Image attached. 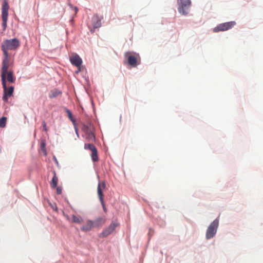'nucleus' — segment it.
Returning a JSON list of instances; mask_svg holds the SVG:
<instances>
[{
    "mask_svg": "<svg viewBox=\"0 0 263 263\" xmlns=\"http://www.w3.org/2000/svg\"><path fill=\"white\" fill-rule=\"evenodd\" d=\"M7 122V118L3 117L0 120V127L4 128L6 126Z\"/></svg>",
    "mask_w": 263,
    "mask_h": 263,
    "instance_id": "obj_21",
    "label": "nucleus"
},
{
    "mask_svg": "<svg viewBox=\"0 0 263 263\" xmlns=\"http://www.w3.org/2000/svg\"><path fill=\"white\" fill-rule=\"evenodd\" d=\"M42 125H43L44 130H45V132H47V128L46 127V124L44 121H43L42 122Z\"/></svg>",
    "mask_w": 263,
    "mask_h": 263,
    "instance_id": "obj_26",
    "label": "nucleus"
},
{
    "mask_svg": "<svg viewBox=\"0 0 263 263\" xmlns=\"http://www.w3.org/2000/svg\"><path fill=\"white\" fill-rule=\"evenodd\" d=\"M41 146L42 149L44 151H45V143L44 141H41Z\"/></svg>",
    "mask_w": 263,
    "mask_h": 263,
    "instance_id": "obj_24",
    "label": "nucleus"
},
{
    "mask_svg": "<svg viewBox=\"0 0 263 263\" xmlns=\"http://www.w3.org/2000/svg\"><path fill=\"white\" fill-rule=\"evenodd\" d=\"M106 221V219L104 217H99L96 220L92 221V223L94 228H99L103 225Z\"/></svg>",
    "mask_w": 263,
    "mask_h": 263,
    "instance_id": "obj_15",
    "label": "nucleus"
},
{
    "mask_svg": "<svg viewBox=\"0 0 263 263\" xmlns=\"http://www.w3.org/2000/svg\"><path fill=\"white\" fill-rule=\"evenodd\" d=\"M75 10H76V12H77L78 11V9L77 8H75Z\"/></svg>",
    "mask_w": 263,
    "mask_h": 263,
    "instance_id": "obj_27",
    "label": "nucleus"
},
{
    "mask_svg": "<svg viewBox=\"0 0 263 263\" xmlns=\"http://www.w3.org/2000/svg\"><path fill=\"white\" fill-rule=\"evenodd\" d=\"M72 221L73 223H81L83 221V219L80 216L78 217L73 215L72 216Z\"/></svg>",
    "mask_w": 263,
    "mask_h": 263,
    "instance_id": "obj_20",
    "label": "nucleus"
},
{
    "mask_svg": "<svg viewBox=\"0 0 263 263\" xmlns=\"http://www.w3.org/2000/svg\"><path fill=\"white\" fill-rule=\"evenodd\" d=\"M1 79L3 88L4 89V96L3 97V100L5 102H7L8 101V98L12 95L14 91V87L12 86H10L9 87H7L6 77H1Z\"/></svg>",
    "mask_w": 263,
    "mask_h": 263,
    "instance_id": "obj_3",
    "label": "nucleus"
},
{
    "mask_svg": "<svg viewBox=\"0 0 263 263\" xmlns=\"http://www.w3.org/2000/svg\"><path fill=\"white\" fill-rule=\"evenodd\" d=\"M94 227L92 223V221L88 220L86 221V224L81 228V230L82 231L87 232L90 231Z\"/></svg>",
    "mask_w": 263,
    "mask_h": 263,
    "instance_id": "obj_16",
    "label": "nucleus"
},
{
    "mask_svg": "<svg viewBox=\"0 0 263 263\" xmlns=\"http://www.w3.org/2000/svg\"><path fill=\"white\" fill-rule=\"evenodd\" d=\"M130 53L127 52L125 53V56L127 58V61L129 65L133 67L137 66L138 64L137 58L139 57V55H130Z\"/></svg>",
    "mask_w": 263,
    "mask_h": 263,
    "instance_id": "obj_11",
    "label": "nucleus"
},
{
    "mask_svg": "<svg viewBox=\"0 0 263 263\" xmlns=\"http://www.w3.org/2000/svg\"><path fill=\"white\" fill-rule=\"evenodd\" d=\"M71 63L77 67H80L82 63L81 58L76 53L73 54L70 57Z\"/></svg>",
    "mask_w": 263,
    "mask_h": 263,
    "instance_id": "obj_12",
    "label": "nucleus"
},
{
    "mask_svg": "<svg viewBox=\"0 0 263 263\" xmlns=\"http://www.w3.org/2000/svg\"><path fill=\"white\" fill-rule=\"evenodd\" d=\"M83 130L85 134V138L88 141H93L95 139V135L92 132V127L91 124L84 125Z\"/></svg>",
    "mask_w": 263,
    "mask_h": 263,
    "instance_id": "obj_8",
    "label": "nucleus"
},
{
    "mask_svg": "<svg viewBox=\"0 0 263 263\" xmlns=\"http://www.w3.org/2000/svg\"><path fill=\"white\" fill-rule=\"evenodd\" d=\"M85 149H88L91 151V157L93 161H98V152L95 146L92 144H85L84 145Z\"/></svg>",
    "mask_w": 263,
    "mask_h": 263,
    "instance_id": "obj_10",
    "label": "nucleus"
},
{
    "mask_svg": "<svg viewBox=\"0 0 263 263\" xmlns=\"http://www.w3.org/2000/svg\"><path fill=\"white\" fill-rule=\"evenodd\" d=\"M9 6L7 0H4L2 8V17H8Z\"/></svg>",
    "mask_w": 263,
    "mask_h": 263,
    "instance_id": "obj_14",
    "label": "nucleus"
},
{
    "mask_svg": "<svg viewBox=\"0 0 263 263\" xmlns=\"http://www.w3.org/2000/svg\"><path fill=\"white\" fill-rule=\"evenodd\" d=\"M2 26L3 27V29L5 30L7 27V22L8 20V17H2Z\"/></svg>",
    "mask_w": 263,
    "mask_h": 263,
    "instance_id": "obj_22",
    "label": "nucleus"
},
{
    "mask_svg": "<svg viewBox=\"0 0 263 263\" xmlns=\"http://www.w3.org/2000/svg\"><path fill=\"white\" fill-rule=\"evenodd\" d=\"M62 91L59 89H54L50 91L49 94V97L50 99H53L61 95Z\"/></svg>",
    "mask_w": 263,
    "mask_h": 263,
    "instance_id": "obj_18",
    "label": "nucleus"
},
{
    "mask_svg": "<svg viewBox=\"0 0 263 263\" xmlns=\"http://www.w3.org/2000/svg\"><path fill=\"white\" fill-rule=\"evenodd\" d=\"M106 187V184L105 181L99 182L97 187V193L99 198V200L101 203L103 211L105 213L107 212V209L105 206V204L104 201L103 190Z\"/></svg>",
    "mask_w": 263,
    "mask_h": 263,
    "instance_id": "obj_4",
    "label": "nucleus"
},
{
    "mask_svg": "<svg viewBox=\"0 0 263 263\" xmlns=\"http://www.w3.org/2000/svg\"><path fill=\"white\" fill-rule=\"evenodd\" d=\"M52 173H53V176L51 180V181L50 183V185L52 189H55L57 187V184H58V178L57 176V174H56L55 171H53Z\"/></svg>",
    "mask_w": 263,
    "mask_h": 263,
    "instance_id": "obj_17",
    "label": "nucleus"
},
{
    "mask_svg": "<svg viewBox=\"0 0 263 263\" xmlns=\"http://www.w3.org/2000/svg\"><path fill=\"white\" fill-rule=\"evenodd\" d=\"M66 112L67 113L68 117L69 118V119L74 123L75 122V120L73 119L72 117V115L71 112V111L69 109L66 110Z\"/></svg>",
    "mask_w": 263,
    "mask_h": 263,
    "instance_id": "obj_23",
    "label": "nucleus"
},
{
    "mask_svg": "<svg viewBox=\"0 0 263 263\" xmlns=\"http://www.w3.org/2000/svg\"><path fill=\"white\" fill-rule=\"evenodd\" d=\"M178 10L179 13L186 15L189 13V9L191 5V0H177Z\"/></svg>",
    "mask_w": 263,
    "mask_h": 263,
    "instance_id": "obj_2",
    "label": "nucleus"
},
{
    "mask_svg": "<svg viewBox=\"0 0 263 263\" xmlns=\"http://www.w3.org/2000/svg\"><path fill=\"white\" fill-rule=\"evenodd\" d=\"M235 25L236 23L234 21L220 24L213 29V31L214 32H218L219 31H227L231 29Z\"/></svg>",
    "mask_w": 263,
    "mask_h": 263,
    "instance_id": "obj_6",
    "label": "nucleus"
},
{
    "mask_svg": "<svg viewBox=\"0 0 263 263\" xmlns=\"http://www.w3.org/2000/svg\"><path fill=\"white\" fill-rule=\"evenodd\" d=\"M4 58L1 68V77H6L7 71L9 68L10 55L9 53H3Z\"/></svg>",
    "mask_w": 263,
    "mask_h": 263,
    "instance_id": "obj_7",
    "label": "nucleus"
},
{
    "mask_svg": "<svg viewBox=\"0 0 263 263\" xmlns=\"http://www.w3.org/2000/svg\"><path fill=\"white\" fill-rule=\"evenodd\" d=\"M218 224L219 221L218 219H216L209 226L206 232V238L207 239L212 238L215 235L218 227Z\"/></svg>",
    "mask_w": 263,
    "mask_h": 263,
    "instance_id": "obj_5",
    "label": "nucleus"
},
{
    "mask_svg": "<svg viewBox=\"0 0 263 263\" xmlns=\"http://www.w3.org/2000/svg\"><path fill=\"white\" fill-rule=\"evenodd\" d=\"M7 80L10 83H14L15 80V78L13 76V72L12 71H7L6 76V80Z\"/></svg>",
    "mask_w": 263,
    "mask_h": 263,
    "instance_id": "obj_19",
    "label": "nucleus"
},
{
    "mask_svg": "<svg viewBox=\"0 0 263 263\" xmlns=\"http://www.w3.org/2000/svg\"><path fill=\"white\" fill-rule=\"evenodd\" d=\"M56 190H57V193L58 194L60 195L62 193V188L61 187L57 186Z\"/></svg>",
    "mask_w": 263,
    "mask_h": 263,
    "instance_id": "obj_25",
    "label": "nucleus"
},
{
    "mask_svg": "<svg viewBox=\"0 0 263 263\" xmlns=\"http://www.w3.org/2000/svg\"><path fill=\"white\" fill-rule=\"evenodd\" d=\"M103 19L102 16L98 15H94L92 18V24L94 28H98L101 26V20Z\"/></svg>",
    "mask_w": 263,
    "mask_h": 263,
    "instance_id": "obj_13",
    "label": "nucleus"
},
{
    "mask_svg": "<svg viewBox=\"0 0 263 263\" xmlns=\"http://www.w3.org/2000/svg\"><path fill=\"white\" fill-rule=\"evenodd\" d=\"M119 226V223L117 222H112L100 234V236L105 237L111 234L115 230V229Z\"/></svg>",
    "mask_w": 263,
    "mask_h": 263,
    "instance_id": "obj_9",
    "label": "nucleus"
},
{
    "mask_svg": "<svg viewBox=\"0 0 263 263\" xmlns=\"http://www.w3.org/2000/svg\"><path fill=\"white\" fill-rule=\"evenodd\" d=\"M20 46V41L17 39L6 40L2 44L3 53H8L9 50H16Z\"/></svg>",
    "mask_w": 263,
    "mask_h": 263,
    "instance_id": "obj_1",
    "label": "nucleus"
}]
</instances>
